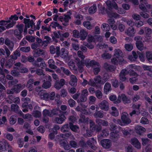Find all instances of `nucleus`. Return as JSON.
<instances>
[{
    "label": "nucleus",
    "instance_id": "f257e3e1",
    "mask_svg": "<svg viewBox=\"0 0 152 152\" xmlns=\"http://www.w3.org/2000/svg\"><path fill=\"white\" fill-rule=\"evenodd\" d=\"M24 25L23 24H18L16 26L18 29H15L14 31L15 36L19 40H20L23 37L22 33L23 31Z\"/></svg>",
    "mask_w": 152,
    "mask_h": 152
},
{
    "label": "nucleus",
    "instance_id": "f03ea898",
    "mask_svg": "<svg viewBox=\"0 0 152 152\" xmlns=\"http://www.w3.org/2000/svg\"><path fill=\"white\" fill-rule=\"evenodd\" d=\"M23 23L25 24L24 29L23 30V34L25 35L27 34L28 28H29L30 26L31 28H32L35 23L34 22L33 20H30V19L26 18L23 19Z\"/></svg>",
    "mask_w": 152,
    "mask_h": 152
},
{
    "label": "nucleus",
    "instance_id": "7ed1b4c3",
    "mask_svg": "<svg viewBox=\"0 0 152 152\" xmlns=\"http://www.w3.org/2000/svg\"><path fill=\"white\" fill-rule=\"evenodd\" d=\"M9 19V20L10 21V22L6 26V28L7 29L13 27L16 24V21L18 20V17L16 14H14L13 15H11Z\"/></svg>",
    "mask_w": 152,
    "mask_h": 152
},
{
    "label": "nucleus",
    "instance_id": "20e7f679",
    "mask_svg": "<svg viewBox=\"0 0 152 152\" xmlns=\"http://www.w3.org/2000/svg\"><path fill=\"white\" fill-rule=\"evenodd\" d=\"M122 123L127 125L131 122V120L129 118V115L126 112L123 113L121 116Z\"/></svg>",
    "mask_w": 152,
    "mask_h": 152
},
{
    "label": "nucleus",
    "instance_id": "39448f33",
    "mask_svg": "<svg viewBox=\"0 0 152 152\" xmlns=\"http://www.w3.org/2000/svg\"><path fill=\"white\" fill-rule=\"evenodd\" d=\"M84 61V65H85L87 67H90L91 66H94L96 65L98 66H99V63L96 62L94 60H92L90 61V60L89 59H86Z\"/></svg>",
    "mask_w": 152,
    "mask_h": 152
},
{
    "label": "nucleus",
    "instance_id": "423d86ee",
    "mask_svg": "<svg viewBox=\"0 0 152 152\" xmlns=\"http://www.w3.org/2000/svg\"><path fill=\"white\" fill-rule=\"evenodd\" d=\"M109 105L108 102L104 100L101 101L99 104V106L100 109L105 111H107L109 110Z\"/></svg>",
    "mask_w": 152,
    "mask_h": 152
},
{
    "label": "nucleus",
    "instance_id": "0eeeda50",
    "mask_svg": "<svg viewBox=\"0 0 152 152\" xmlns=\"http://www.w3.org/2000/svg\"><path fill=\"white\" fill-rule=\"evenodd\" d=\"M140 4L139 5V7L140 9L145 11L146 10V9L145 7H146L148 8H150L151 7V5L150 4H148L147 0H139Z\"/></svg>",
    "mask_w": 152,
    "mask_h": 152
},
{
    "label": "nucleus",
    "instance_id": "6e6552de",
    "mask_svg": "<svg viewBox=\"0 0 152 152\" xmlns=\"http://www.w3.org/2000/svg\"><path fill=\"white\" fill-rule=\"evenodd\" d=\"M65 81L63 79H61L59 81L56 80L54 84V87L57 90L60 89L65 84Z\"/></svg>",
    "mask_w": 152,
    "mask_h": 152
},
{
    "label": "nucleus",
    "instance_id": "1a4fd4ad",
    "mask_svg": "<svg viewBox=\"0 0 152 152\" xmlns=\"http://www.w3.org/2000/svg\"><path fill=\"white\" fill-rule=\"evenodd\" d=\"M50 50L51 54H53L56 53L57 57H58L60 56V51L59 47L51 46L50 48Z\"/></svg>",
    "mask_w": 152,
    "mask_h": 152
},
{
    "label": "nucleus",
    "instance_id": "9d476101",
    "mask_svg": "<svg viewBox=\"0 0 152 152\" xmlns=\"http://www.w3.org/2000/svg\"><path fill=\"white\" fill-rule=\"evenodd\" d=\"M51 117L53 116L59 115L61 114H66V112L62 111L60 110L59 108H55L50 110Z\"/></svg>",
    "mask_w": 152,
    "mask_h": 152
},
{
    "label": "nucleus",
    "instance_id": "9b49d317",
    "mask_svg": "<svg viewBox=\"0 0 152 152\" xmlns=\"http://www.w3.org/2000/svg\"><path fill=\"white\" fill-rule=\"evenodd\" d=\"M76 62L79 71L80 72H83V67L84 66V61L82 60L80 61L79 58H77L76 59Z\"/></svg>",
    "mask_w": 152,
    "mask_h": 152
},
{
    "label": "nucleus",
    "instance_id": "f8f14e48",
    "mask_svg": "<svg viewBox=\"0 0 152 152\" xmlns=\"http://www.w3.org/2000/svg\"><path fill=\"white\" fill-rule=\"evenodd\" d=\"M88 93V92L87 89H84L82 91L80 98V102H84L87 100Z\"/></svg>",
    "mask_w": 152,
    "mask_h": 152
},
{
    "label": "nucleus",
    "instance_id": "ddd939ff",
    "mask_svg": "<svg viewBox=\"0 0 152 152\" xmlns=\"http://www.w3.org/2000/svg\"><path fill=\"white\" fill-rule=\"evenodd\" d=\"M66 114H61L58 115L59 117H56L55 118V121L56 122L59 124H62L65 120L66 117L65 115Z\"/></svg>",
    "mask_w": 152,
    "mask_h": 152
},
{
    "label": "nucleus",
    "instance_id": "4468645a",
    "mask_svg": "<svg viewBox=\"0 0 152 152\" xmlns=\"http://www.w3.org/2000/svg\"><path fill=\"white\" fill-rule=\"evenodd\" d=\"M127 75V70L126 69L122 70L119 75V79L121 81H125L126 79V75Z\"/></svg>",
    "mask_w": 152,
    "mask_h": 152
},
{
    "label": "nucleus",
    "instance_id": "2eb2a0df",
    "mask_svg": "<svg viewBox=\"0 0 152 152\" xmlns=\"http://www.w3.org/2000/svg\"><path fill=\"white\" fill-rule=\"evenodd\" d=\"M11 110L16 113L20 115H21L23 113L22 112L19 110V107L18 106L17 104H12L11 106Z\"/></svg>",
    "mask_w": 152,
    "mask_h": 152
},
{
    "label": "nucleus",
    "instance_id": "dca6fc26",
    "mask_svg": "<svg viewBox=\"0 0 152 152\" xmlns=\"http://www.w3.org/2000/svg\"><path fill=\"white\" fill-rule=\"evenodd\" d=\"M115 52L114 55L115 57L118 58L121 61H123L124 59L122 56V53L121 51L119 49H116L115 50Z\"/></svg>",
    "mask_w": 152,
    "mask_h": 152
},
{
    "label": "nucleus",
    "instance_id": "f3484780",
    "mask_svg": "<svg viewBox=\"0 0 152 152\" xmlns=\"http://www.w3.org/2000/svg\"><path fill=\"white\" fill-rule=\"evenodd\" d=\"M104 66L105 69L107 71L113 72L116 69L114 66L109 64L106 62L104 63Z\"/></svg>",
    "mask_w": 152,
    "mask_h": 152
},
{
    "label": "nucleus",
    "instance_id": "a211bd4d",
    "mask_svg": "<svg viewBox=\"0 0 152 152\" xmlns=\"http://www.w3.org/2000/svg\"><path fill=\"white\" fill-rule=\"evenodd\" d=\"M95 121L96 124L99 125L107 126L109 125L108 122L104 120L96 118Z\"/></svg>",
    "mask_w": 152,
    "mask_h": 152
},
{
    "label": "nucleus",
    "instance_id": "6ab92c4d",
    "mask_svg": "<svg viewBox=\"0 0 152 152\" xmlns=\"http://www.w3.org/2000/svg\"><path fill=\"white\" fill-rule=\"evenodd\" d=\"M135 129L136 133L140 135H141L146 131L144 127L138 125L135 126Z\"/></svg>",
    "mask_w": 152,
    "mask_h": 152
},
{
    "label": "nucleus",
    "instance_id": "aec40b11",
    "mask_svg": "<svg viewBox=\"0 0 152 152\" xmlns=\"http://www.w3.org/2000/svg\"><path fill=\"white\" fill-rule=\"evenodd\" d=\"M24 87L23 85L21 84H18L16 85H15L12 88V90H14L15 92L18 93L22 90Z\"/></svg>",
    "mask_w": 152,
    "mask_h": 152
},
{
    "label": "nucleus",
    "instance_id": "412c9836",
    "mask_svg": "<svg viewBox=\"0 0 152 152\" xmlns=\"http://www.w3.org/2000/svg\"><path fill=\"white\" fill-rule=\"evenodd\" d=\"M88 118H86L85 115L82 113L81 114L80 118L79 119V123L87 124L88 123Z\"/></svg>",
    "mask_w": 152,
    "mask_h": 152
},
{
    "label": "nucleus",
    "instance_id": "4be33fe9",
    "mask_svg": "<svg viewBox=\"0 0 152 152\" xmlns=\"http://www.w3.org/2000/svg\"><path fill=\"white\" fill-rule=\"evenodd\" d=\"M49 26L51 28H52L56 29V28L57 27L58 29H63L62 27L57 22L53 21L51 22Z\"/></svg>",
    "mask_w": 152,
    "mask_h": 152
},
{
    "label": "nucleus",
    "instance_id": "5701e85b",
    "mask_svg": "<svg viewBox=\"0 0 152 152\" xmlns=\"http://www.w3.org/2000/svg\"><path fill=\"white\" fill-rule=\"evenodd\" d=\"M70 80L69 84L72 86H75L77 85V79L76 77L73 75H72L70 77Z\"/></svg>",
    "mask_w": 152,
    "mask_h": 152
},
{
    "label": "nucleus",
    "instance_id": "b1692460",
    "mask_svg": "<svg viewBox=\"0 0 152 152\" xmlns=\"http://www.w3.org/2000/svg\"><path fill=\"white\" fill-rule=\"evenodd\" d=\"M4 43L9 47L10 50H12L14 45L13 42L10 40L8 38H7L5 40Z\"/></svg>",
    "mask_w": 152,
    "mask_h": 152
},
{
    "label": "nucleus",
    "instance_id": "393cba45",
    "mask_svg": "<svg viewBox=\"0 0 152 152\" xmlns=\"http://www.w3.org/2000/svg\"><path fill=\"white\" fill-rule=\"evenodd\" d=\"M87 32L84 29L80 30L79 37H80L81 40H85L88 35Z\"/></svg>",
    "mask_w": 152,
    "mask_h": 152
},
{
    "label": "nucleus",
    "instance_id": "a878e982",
    "mask_svg": "<svg viewBox=\"0 0 152 152\" xmlns=\"http://www.w3.org/2000/svg\"><path fill=\"white\" fill-rule=\"evenodd\" d=\"M11 148V147L8 143H0V149L3 151L10 149Z\"/></svg>",
    "mask_w": 152,
    "mask_h": 152
},
{
    "label": "nucleus",
    "instance_id": "bb28decb",
    "mask_svg": "<svg viewBox=\"0 0 152 152\" xmlns=\"http://www.w3.org/2000/svg\"><path fill=\"white\" fill-rule=\"evenodd\" d=\"M34 56L35 57H38L42 55L45 54V51L39 48L35 49L34 51Z\"/></svg>",
    "mask_w": 152,
    "mask_h": 152
},
{
    "label": "nucleus",
    "instance_id": "cd10ccee",
    "mask_svg": "<svg viewBox=\"0 0 152 152\" xmlns=\"http://www.w3.org/2000/svg\"><path fill=\"white\" fill-rule=\"evenodd\" d=\"M68 50L65 48H62L60 51V56L62 58H66L68 55Z\"/></svg>",
    "mask_w": 152,
    "mask_h": 152
},
{
    "label": "nucleus",
    "instance_id": "c85d7f7f",
    "mask_svg": "<svg viewBox=\"0 0 152 152\" xmlns=\"http://www.w3.org/2000/svg\"><path fill=\"white\" fill-rule=\"evenodd\" d=\"M112 90L111 84L109 83H106L104 85V92L107 94L109 91Z\"/></svg>",
    "mask_w": 152,
    "mask_h": 152
},
{
    "label": "nucleus",
    "instance_id": "c756f323",
    "mask_svg": "<svg viewBox=\"0 0 152 152\" xmlns=\"http://www.w3.org/2000/svg\"><path fill=\"white\" fill-rule=\"evenodd\" d=\"M110 136L111 139L117 141V140H120L121 139H122V137L119 136V135L117 133L113 132H111L110 133Z\"/></svg>",
    "mask_w": 152,
    "mask_h": 152
},
{
    "label": "nucleus",
    "instance_id": "7c9ffc66",
    "mask_svg": "<svg viewBox=\"0 0 152 152\" xmlns=\"http://www.w3.org/2000/svg\"><path fill=\"white\" fill-rule=\"evenodd\" d=\"M14 63L13 59L12 60L9 59L6 61L4 65L5 67L6 68L10 69Z\"/></svg>",
    "mask_w": 152,
    "mask_h": 152
},
{
    "label": "nucleus",
    "instance_id": "2f4dec72",
    "mask_svg": "<svg viewBox=\"0 0 152 152\" xmlns=\"http://www.w3.org/2000/svg\"><path fill=\"white\" fill-rule=\"evenodd\" d=\"M122 99V101L124 104L129 103L131 102L130 98L126 96L124 94H121Z\"/></svg>",
    "mask_w": 152,
    "mask_h": 152
},
{
    "label": "nucleus",
    "instance_id": "473e14b6",
    "mask_svg": "<svg viewBox=\"0 0 152 152\" xmlns=\"http://www.w3.org/2000/svg\"><path fill=\"white\" fill-rule=\"evenodd\" d=\"M67 15L64 14V21L66 22H69V20L71 18L70 15H72V12L70 10H69L67 12Z\"/></svg>",
    "mask_w": 152,
    "mask_h": 152
},
{
    "label": "nucleus",
    "instance_id": "72a5a7b5",
    "mask_svg": "<svg viewBox=\"0 0 152 152\" xmlns=\"http://www.w3.org/2000/svg\"><path fill=\"white\" fill-rule=\"evenodd\" d=\"M127 34L129 36H133L135 33L134 28L133 26L129 27L126 31Z\"/></svg>",
    "mask_w": 152,
    "mask_h": 152
},
{
    "label": "nucleus",
    "instance_id": "f704fd0d",
    "mask_svg": "<svg viewBox=\"0 0 152 152\" xmlns=\"http://www.w3.org/2000/svg\"><path fill=\"white\" fill-rule=\"evenodd\" d=\"M103 111H96L94 114V116L97 118H102L104 116Z\"/></svg>",
    "mask_w": 152,
    "mask_h": 152
},
{
    "label": "nucleus",
    "instance_id": "c9c22d12",
    "mask_svg": "<svg viewBox=\"0 0 152 152\" xmlns=\"http://www.w3.org/2000/svg\"><path fill=\"white\" fill-rule=\"evenodd\" d=\"M34 60V58L33 57L31 56H29L28 57L27 59H26V56L22 58V61L24 63L26 62L27 61L31 62H33Z\"/></svg>",
    "mask_w": 152,
    "mask_h": 152
},
{
    "label": "nucleus",
    "instance_id": "e433bc0d",
    "mask_svg": "<svg viewBox=\"0 0 152 152\" xmlns=\"http://www.w3.org/2000/svg\"><path fill=\"white\" fill-rule=\"evenodd\" d=\"M48 63L49 67L50 68L54 69L57 68V67L55 65V62L53 59H49L48 61Z\"/></svg>",
    "mask_w": 152,
    "mask_h": 152
},
{
    "label": "nucleus",
    "instance_id": "4c0bfd02",
    "mask_svg": "<svg viewBox=\"0 0 152 152\" xmlns=\"http://www.w3.org/2000/svg\"><path fill=\"white\" fill-rule=\"evenodd\" d=\"M108 23L113 29V30H115L116 29V27L115 25H113L115 23V21L114 19L110 18L108 20Z\"/></svg>",
    "mask_w": 152,
    "mask_h": 152
},
{
    "label": "nucleus",
    "instance_id": "58836bf2",
    "mask_svg": "<svg viewBox=\"0 0 152 152\" xmlns=\"http://www.w3.org/2000/svg\"><path fill=\"white\" fill-rule=\"evenodd\" d=\"M136 45L137 48L140 50L142 51L144 49V45L142 41H136Z\"/></svg>",
    "mask_w": 152,
    "mask_h": 152
},
{
    "label": "nucleus",
    "instance_id": "ea45409f",
    "mask_svg": "<svg viewBox=\"0 0 152 152\" xmlns=\"http://www.w3.org/2000/svg\"><path fill=\"white\" fill-rule=\"evenodd\" d=\"M97 10L96 5V4H94L93 6L91 7L88 9V12L90 14H93L95 13Z\"/></svg>",
    "mask_w": 152,
    "mask_h": 152
},
{
    "label": "nucleus",
    "instance_id": "a19ab883",
    "mask_svg": "<svg viewBox=\"0 0 152 152\" xmlns=\"http://www.w3.org/2000/svg\"><path fill=\"white\" fill-rule=\"evenodd\" d=\"M107 13L108 17L111 18H112L113 17L116 18L119 17V15L117 13L113 12L112 11H107Z\"/></svg>",
    "mask_w": 152,
    "mask_h": 152
},
{
    "label": "nucleus",
    "instance_id": "79ce46f5",
    "mask_svg": "<svg viewBox=\"0 0 152 152\" xmlns=\"http://www.w3.org/2000/svg\"><path fill=\"white\" fill-rule=\"evenodd\" d=\"M55 140L59 142H68L65 139H64L63 137H62L61 134L59 135H57L56 137Z\"/></svg>",
    "mask_w": 152,
    "mask_h": 152
},
{
    "label": "nucleus",
    "instance_id": "37998d69",
    "mask_svg": "<svg viewBox=\"0 0 152 152\" xmlns=\"http://www.w3.org/2000/svg\"><path fill=\"white\" fill-rule=\"evenodd\" d=\"M102 129L101 126L99 125L98 124H96L95 126H94L91 130L92 132L95 131L96 132H100Z\"/></svg>",
    "mask_w": 152,
    "mask_h": 152
},
{
    "label": "nucleus",
    "instance_id": "c03bdc74",
    "mask_svg": "<svg viewBox=\"0 0 152 152\" xmlns=\"http://www.w3.org/2000/svg\"><path fill=\"white\" fill-rule=\"evenodd\" d=\"M51 28L49 26L48 27L42 26L41 27V30L40 33L42 34H44L45 33H47V31L48 32L51 31Z\"/></svg>",
    "mask_w": 152,
    "mask_h": 152
},
{
    "label": "nucleus",
    "instance_id": "a18cd8bd",
    "mask_svg": "<svg viewBox=\"0 0 152 152\" xmlns=\"http://www.w3.org/2000/svg\"><path fill=\"white\" fill-rule=\"evenodd\" d=\"M50 94L48 93H43L42 95L40 96L41 98L46 101L50 100Z\"/></svg>",
    "mask_w": 152,
    "mask_h": 152
},
{
    "label": "nucleus",
    "instance_id": "49530a36",
    "mask_svg": "<svg viewBox=\"0 0 152 152\" xmlns=\"http://www.w3.org/2000/svg\"><path fill=\"white\" fill-rule=\"evenodd\" d=\"M69 125L68 124H66L64 125L61 128V131L63 132H66V131L69 130Z\"/></svg>",
    "mask_w": 152,
    "mask_h": 152
},
{
    "label": "nucleus",
    "instance_id": "de8ad7c7",
    "mask_svg": "<svg viewBox=\"0 0 152 152\" xmlns=\"http://www.w3.org/2000/svg\"><path fill=\"white\" fill-rule=\"evenodd\" d=\"M101 28L103 31H108L110 29L109 25L106 23H103L102 26Z\"/></svg>",
    "mask_w": 152,
    "mask_h": 152
},
{
    "label": "nucleus",
    "instance_id": "09e8293b",
    "mask_svg": "<svg viewBox=\"0 0 152 152\" xmlns=\"http://www.w3.org/2000/svg\"><path fill=\"white\" fill-rule=\"evenodd\" d=\"M69 65L71 69L76 71H77V69L76 66H75V63L73 61H70L69 62Z\"/></svg>",
    "mask_w": 152,
    "mask_h": 152
},
{
    "label": "nucleus",
    "instance_id": "8fccbe9b",
    "mask_svg": "<svg viewBox=\"0 0 152 152\" xmlns=\"http://www.w3.org/2000/svg\"><path fill=\"white\" fill-rule=\"evenodd\" d=\"M146 56L148 61H152V53L151 52H147L146 53Z\"/></svg>",
    "mask_w": 152,
    "mask_h": 152
},
{
    "label": "nucleus",
    "instance_id": "3c124183",
    "mask_svg": "<svg viewBox=\"0 0 152 152\" xmlns=\"http://www.w3.org/2000/svg\"><path fill=\"white\" fill-rule=\"evenodd\" d=\"M95 95L97 98L99 99H100L102 98L103 94L101 91L99 90H97L96 91Z\"/></svg>",
    "mask_w": 152,
    "mask_h": 152
},
{
    "label": "nucleus",
    "instance_id": "603ef678",
    "mask_svg": "<svg viewBox=\"0 0 152 152\" xmlns=\"http://www.w3.org/2000/svg\"><path fill=\"white\" fill-rule=\"evenodd\" d=\"M70 129L74 132H76L77 129H79V127L76 125H73L72 123H69Z\"/></svg>",
    "mask_w": 152,
    "mask_h": 152
},
{
    "label": "nucleus",
    "instance_id": "864d4df0",
    "mask_svg": "<svg viewBox=\"0 0 152 152\" xmlns=\"http://www.w3.org/2000/svg\"><path fill=\"white\" fill-rule=\"evenodd\" d=\"M112 83L113 86L115 88H117L119 86L120 82L116 79L112 80Z\"/></svg>",
    "mask_w": 152,
    "mask_h": 152
},
{
    "label": "nucleus",
    "instance_id": "5fc2aeb1",
    "mask_svg": "<svg viewBox=\"0 0 152 152\" xmlns=\"http://www.w3.org/2000/svg\"><path fill=\"white\" fill-rule=\"evenodd\" d=\"M42 114L43 116H48L51 117L50 111L48 110H44L42 112Z\"/></svg>",
    "mask_w": 152,
    "mask_h": 152
},
{
    "label": "nucleus",
    "instance_id": "6e6d98bb",
    "mask_svg": "<svg viewBox=\"0 0 152 152\" xmlns=\"http://www.w3.org/2000/svg\"><path fill=\"white\" fill-rule=\"evenodd\" d=\"M51 86V83L50 81H46L44 82L42 86L45 88L47 89L49 88Z\"/></svg>",
    "mask_w": 152,
    "mask_h": 152
},
{
    "label": "nucleus",
    "instance_id": "4d7b16f0",
    "mask_svg": "<svg viewBox=\"0 0 152 152\" xmlns=\"http://www.w3.org/2000/svg\"><path fill=\"white\" fill-rule=\"evenodd\" d=\"M61 37L60 38V40L61 41H63L64 40V37H68L69 35V33L68 32H66L64 33H63L61 34Z\"/></svg>",
    "mask_w": 152,
    "mask_h": 152
},
{
    "label": "nucleus",
    "instance_id": "13d9d810",
    "mask_svg": "<svg viewBox=\"0 0 152 152\" xmlns=\"http://www.w3.org/2000/svg\"><path fill=\"white\" fill-rule=\"evenodd\" d=\"M30 49V48L29 46L22 47L20 49V51L25 53L29 52Z\"/></svg>",
    "mask_w": 152,
    "mask_h": 152
},
{
    "label": "nucleus",
    "instance_id": "bf43d9fd",
    "mask_svg": "<svg viewBox=\"0 0 152 152\" xmlns=\"http://www.w3.org/2000/svg\"><path fill=\"white\" fill-rule=\"evenodd\" d=\"M127 74H129L131 76H134L137 77L138 76L137 74L134 70L130 69L128 71L127 70Z\"/></svg>",
    "mask_w": 152,
    "mask_h": 152
},
{
    "label": "nucleus",
    "instance_id": "052dcab7",
    "mask_svg": "<svg viewBox=\"0 0 152 152\" xmlns=\"http://www.w3.org/2000/svg\"><path fill=\"white\" fill-rule=\"evenodd\" d=\"M84 26L88 29H90L91 28L92 26L91 23L88 21H86L83 22Z\"/></svg>",
    "mask_w": 152,
    "mask_h": 152
},
{
    "label": "nucleus",
    "instance_id": "680f3d73",
    "mask_svg": "<svg viewBox=\"0 0 152 152\" xmlns=\"http://www.w3.org/2000/svg\"><path fill=\"white\" fill-rule=\"evenodd\" d=\"M33 116L36 118H39L41 115V113L38 110H35L33 111Z\"/></svg>",
    "mask_w": 152,
    "mask_h": 152
},
{
    "label": "nucleus",
    "instance_id": "e2e57ef3",
    "mask_svg": "<svg viewBox=\"0 0 152 152\" xmlns=\"http://www.w3.org/2000/svg\"><path fill=\"white\" fill-rule=\"evenodd\" d=\"M101 134L102 137L107 136L109 134L108 131L107 129H103L102 132Z\"/></svg>",
    "mask_w": 152,
    "mask_h": 152
},
{
    "label": "nucleus",
    "instance_id": "0e129e2a",
    "mask_svg": "<svg viewBox=\"0 0 152 152\" xmlns=\"http://www.w3.org/2000/svg\"><path fill=\"white\" fill-rule=\"evenodd\" d=\"M61 70L64 74L67 75H70L71 73L69 70L66 69L65 68L63 67H61Z\"/></svg>",
    "mask_w": 152,
    "mask_h": 152
},
{
    "label": "nucleus",
    "instance_id": "69168bd1",
    "mask_svg": "<svg viewBox=\"0 0 152 152\" xmlns=\"http://www.w3.org/2000/svg\"><path fill=\"white\" fill-rule=\"evenodd\" d=\"M18 80L15 79L9 81L7 83L9 86H15V84L18 83Z\"/></svg>",
    "mask_w": 152,
    "mask_h": 152
},
{
    "label": "nucleus",
    "instance_id": "338daca9",
    "mask_svg": "<svg viewBox=\"0 0 152 152\" xmlns=\"http://www.w3.org/2000/svg\"><path fill=\"white\" fill-rule=\"evenodd\" d=\"M109 78V76L107 74H105L102 78V84H104L108 80Z\"/></svg>",
    "mask_w": 152,
    "mask_h": 152
},
{
    "label": "nucleus",
    "instance_id": "774afa93",
    "mask_svg": "<svg viewBox=\"0 0 152 152\" xmlns=\"http://www.w3.org/2000/svg\"><path fill=\"white\" fill-rule=\"evenodd\" d=\"M126 151L127 152H134V150L131 145H128L127 146L125 147Z\"/></svg>",
    "mask_w": 152,
    "mask_h": 152
}]
</instances>
